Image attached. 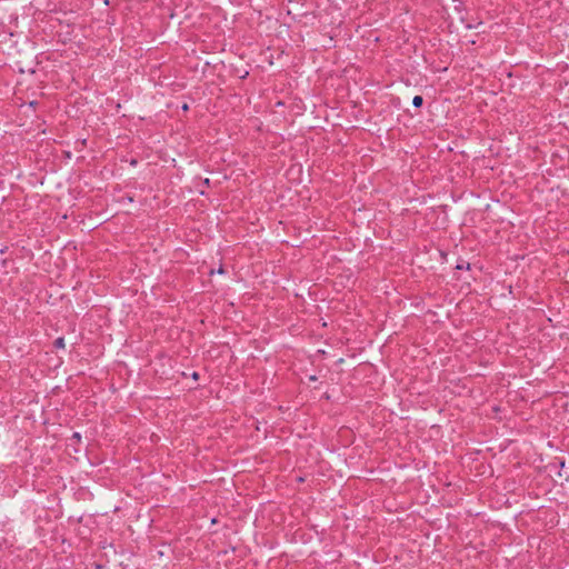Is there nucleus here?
Here are the masks:
<instances>
[{"label":"nucleus","instance_id":"f257e3e1","mask_svg":"<svg viewBox=\"0 0 569 569\" xmlns=\"http://www.w3.org/2000/svg\"><path fill=\"white\" fill-rule=\"evenodd\" d=\"M423 103V98L421 96H415L413 99H412V104L416 107V108H420Z\"/></svg>","mask_w":569,"mask_h":569},{"label":"nucleus","instance_id":"f03ea898","mask_svg":"<svg viewBox=\"0 0 569 569\" xmlns=\"http://www.w3.org/2000/svg\"><path fill=\"white\" fill-rule=\"evenodd\" d=\"M54 347L56 348H64V339L62 337H59L54 340Z\"/></svg>","mask_w":569,"mask_h":569},{"label":"nucleus","instance_id":"7ed1b4c3","mask_svg":"<svg viewBox=\"0 0 569 569\" xmlns=\"http://www.w3.org/2000/svg\"><path fill=\"white\" fill-rule=\"evenodd\" d=\"M73 437H74V439H80V435H79L78 432H76V433L73 435Z\"/></svg>","mask_w":569,"mask_h":569}]
</instances>
